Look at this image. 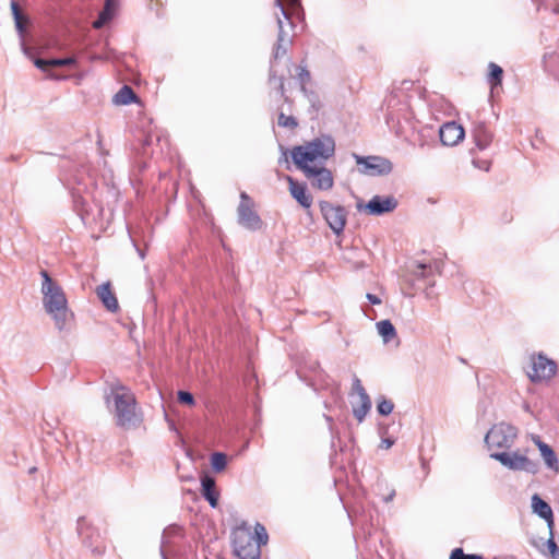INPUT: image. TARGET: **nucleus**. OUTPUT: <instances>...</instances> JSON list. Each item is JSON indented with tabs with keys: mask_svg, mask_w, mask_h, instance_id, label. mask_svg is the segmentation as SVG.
Returning a JSON list of instances; mask_svg holds the SVG:
<instances>
[{
	"mask_svg": "<svg viewBox=\"0 0 559 559\" xmlns=\"http://www.w3.org/2000/svg\"><path fill=\"white\" fill-rule=\"evenodd\" d=\"M557 372V364L546 355L532 354L530 356V366L526 371L527 377L534 383L549 381Z\"/></svg>",
	"mask_w": 559,
	"mask_h": 559,
	"instance_id": "obj_8",
	"label": "nucleus"
},
{
	"mask_svg": "<svg viewBox=\"0 0 559 559\" xmlns=\"http://www.w3.org/2000/svg\"><path fill=\"white\" fill-rule=\"evenodd\" d=\"M135 94L133 90L127 85H124L114 97V102L120 105L130 104L135 99Z\"/></svg>",
	"mask_w": 559,
	"mask_h": 559,
	"instance_id": "obj_29",
	"label": "nucleus"
},
{
	"mask_svg": "<svg viewBox=\"0 0 559 559\" xmlns=\"http://www.w3.org/2000/svg\"><path fill=\"white\" fill-rule=\"evenodd\" d=\"M397 204V200L393 195H374L365 205H358V209L369 215L379 216L393 212Z\"/></svg>",
	"mask_w": 559,
	"mask_h": 559,
	"instance_id": "obj_15",
	"label": "nucleus"
},
{
	"mask_svg": "<svg viewBox=\"0 0 559 559\" xmlns=\"http://www.w3.org/2000/svg\"><path fill=\"white\" fill-rule=\"evenodd\" d=\"M534 443L539 449L540 455L546 464V466L554 471L555 473L559 472V461L555 453V451L551 449L550 445L543 442L539 437L535 436L533 437Z\"/></svg>",
	"mask_w": 559,
	"mask_h": 559,
	"instance_id": "obj_20",
	"label": "nucleus"
},
{
	"mask_svg": "<svg viewBox=\"0 0 559 559\" xmlns=\"http://www.w3.org/2000/svg\"><path fill=\"white\" fill-rule=\"evenodd\" d=\"M115 10V0H106L104 10L99 13L98 19L93 22L94 28H102L111 20Z\"/></svg>",
	"mask_w": 559,
	"mask_h": 559,
	"instance_id": "obj_27",
	"label": "nucleus"
},
{
	"mask_svg": "<svg viewBox=\"0 0 559 559\" xmlns=\"http://www.w3.org/2000/svg\"><path fill=\"white\" fill-rule=\"evenodd\" d=\"M11 10H12V14H13V17L15 21L16 29L20 33V35H23V33L25 32L26 19L22 14L17 2H15V1L11 2Z\"/></svg>",
	"mask_w": 559,
	"mask_h": 559,
	"instance_id": "obj_30",
	"label": "nucleus"
},
{
	"mask_svg": "<svg viewBox=\"0 0 559 559\" xmlns=\"http://www.w3.org/2000/svg\"><path fill=\"white\" fill-rule=\"evenodd\" d=\"M428 266L426 264H423V263H419L416 265L415 270H414V275L416 277H426L427 276V271H428Z\"/></svg>",
	"mask_w": 559,
	"mask_h": 559,
	"instance_id": "obj_41",
	"label": "nucleus"
},
{
	"mask_svg": "<svg viewBox=\"0 0 559 559\" xmlns=\"http://www.w3.org/2000/svg\"><path fill=\"white\" fill-rule=\"evenodd\" d=\"M201 485L203 497L209 501L211 507L215 508L218 502V492L215 488V479L205 475L201 479Z\"/></svg>",
	"mask_w": 559,
	"mask_h": 559,
	"instance_id": "obj_25",
	"label": "nucleus"
},
{
	"mask_svg": "<svg viewBox=\"0 0 559 559\" xmlns=\"http://www.w3.org/2000/svg\"><path fill=\"white\" fill-rule=\"evenodd\" d=\"M472 138L475 146L469 150V153L471 155H474L477 151L481 152L487 150L492 142L493 135L484 122H479L475 124L472 131Z\"/></svg>",
	"mask_w": 559,
	"mask_h": 559,
	"instance_id": "obj_16",
	"label": "nucleus"
},
{
	"mask_svg": "<svg viewBox=\"0 0 559 559\" xmlns=\"http://www.w3.org/2000/svg\"><path fill=\"white\" fill-rule=\"evenodd\" d=\"M532 509L538 514L542 519L548 522L549 527L551 528L554 524V513L551 507L544 501L538 495H534L532 497Z\"/></svg>",
	"mask_w": 559,
	"mask_h": 559,
	"instance_id": "obj_24",
	"label": "nucleus"
},
{
	"mask_svg": "<svg viewBox=\"0 0 559 559\" xmlns=\"http://www.w3.org/2000/svg\"><path fill=\"white\" fill-rule=\"evenodd\" d=\"M283 9L286 11L287 19L283 15V19L288 23V25H292L290 22V14L297 13V11L300 9V0H282Z\"/></svg>",
	"mask_w": 559,
	"mask_h": 559,
	"instance_id": "obj_32",
	"label": "nucleus"
},
{
	"mask_svg": "<svg viewBox=\"0 0 559 559\" xmlns=\"http://www.w3.org/2000/svg\"><path fill=\"white\" fill-rule=\"evenodd\" d=\"M211 465L214 471L222 472L227 465V456L222 452H215L211 456Z\"/></svg>",
	"mask_w": 559,
	"mask_h": 559,
	"instance_id": "obj_33",
	"label": "nucleus"
},
{
	"mask_svg": "<svg viewBox=\"0 0 559 559\" xmlns=\"http://www.w3.org/2000/svg\"><path fill=\"white\" fill-rule=\"evenodd\" d=\"M335 141L331 135H321L292 150V158L302 173L311 171L334 155Z\"/></svg>",
	"mask_w": 559,
	"mask_h": 559,
	"instance_id": "obj_1",
	"label": "nucleus"
},
{
	"mask_svg": "<svg viewBox=\"0 0 559 559\" xmlns=\"http://www.w3.org/2000/svg\"><path fill=\"white\" fill-rule=\"evenodd\" d=\"M277 24H278V37H277V45L274 52V57L278 58L280 56L285 55L287 44L289 43V36L285 32L284 27V20L280 16H277Z\"/></svg>",
	"mask_w": 559,
	"mask_h": 559,
	"instance_id": "obj_26",
	"label": "nucleus"
},
{
	"mask_svg": "<svg viewBox=\"0 0 559 559\" xmlns=\"http://www.w3.org/2000/svg\"><path fill=\"white\" fill-rule=\"evenodd\" d=\"M386 123L396 136L408 139L415 132L417 121L406 103H399L392 97L388 104Z\"/></svg>",
	"mask_w": 559,
	"mask_h": 559,
	"instance_id": "obj_4",
	"label": "nucleus"
},
{
	"mask_svg": "<svg viewBox=\"0 0 559 559\" xmlns=\"http://www.w3.org/2000/svg\"><path fill=\"white\" fill-rule=\"evenodd\" d=\"M178 401L182 404H187V405H194V397L191 393L187 392V391H179L178 392Z\"/></svg>",
	"mask_w": 559,
	"mask_h": 559,
	"instance_id": "obj_39",
	"label": "nucleus"
},
{
	"mask_svg": "<svg viewBox=\"0 0 559 559\" xmlns=\"http://www.w3.org/2000/svg\"><path fill=\"white\" fill-rule=\"evenodd\" d=\"M367 299L372 305H380L381 304V299L377 295H373V294H367Z\"/></svg>",
	"mask_w": 559,
	"mask_h": 559,
	"instance_id": "obj_44",
	"label": "nucleus"
},
{
	"mask_svg": "<svg viewBox=\"0 0 559 559\" xmlns=\"http://www.w3.org/2000/svg\"><path fill=\"white\" fill-rule=\"evenodd\" d=\"M539 7H544L546 10H550L555 14H559L558 0H534Z\"/></svg>",
	"mask_w": 559,
	"mask_h": 559,
	"instance_id": "obj_37",
	"label": "nucleus"
},
{
	"mask_svg": "<svg viewBox=\"0 0 559 559\" xmlns=\"http://www.w3.org/2000/svg\"><path fill=\"white\" fill-rule=\"evenodd\" d=\"M320 210L330 228L336 235L343 233L346 225L345 209L341 205H333L330 202L322 201L320 202Z\"/></svg>",
	"mask_w": 559,
	"mask_h": 559,
	"instance_id": "obj_13",
	"label": "nucleus"
},
{
	"mask_svg": "<svg viewBox=\"0 0 559 559\" xmlns=\"http://www.w3.org/2000/svg\"><path fill=\"white\" fill-rule=\"evenodd\" d=\"M138 251H139L140 257L143 259L144 258V253L140 249H138Z\"/></svg>",
	"mask_w": 559,
	"mask_h": 559,
	"instance_id": "obj_49",
	"label": "nucleus"
},
{
	"mask_svg": "<svg viewBox=\"0 0 559 559\" xmlns=\"http://www.w3.org/2000/svg\"><path fill=\"white\" fill-rule=\"evenodd\" d=\"M96 294L107 310H109L111 312H115L118 310V308H119L118 300H117L109 283H104V284L99 285L96 289Z\"/></svg>",
	"mask_w": 559,
	"mask_h": 559,
	"instance_id": "obj_23",
	"label": "nucleus"
},
{
	"mask_svg": "<svg viewBox=\"0 0 559 559\" xmlns=\"http://www.w3.org/2000/svg\"><path fill=\"white\" fill-rule=\"evenodd\" d=\"M289 183V192L292 197L304 207L308 209L312 204V198L307 192V188L304 183H299L294 180L290 176L286 177Z\"/></svg>",
	"mask_w": 559,
	"mask_h": 559,
	"instance_id": "obj_19",
	"label": "nucleus"
},
{
	"mask_svg": "<svg viewBox=\"0 0 559 559\" xmlns=\"http://www.w3.org/2000/svg\"><path fill=\"white\" fill-rule=\"evenodd\" d=\"M464 135L465 131L463 127L454 121L442 124L439 130L440 141L447 146L459 144L464 139Z\"/></svg>",
	"mask_w": 559,
	"mask_h": 559,
	"instance_id": "obj_17",
	"label": "nucleus"
},
{
	"mask_svg": "<svg viewBox=\"0 0 559 559\" xmlns=\"http://www.w3.org/2000/svg\"><path fill=\"white\" fill-rule=\"evenodd\" d=\"M74 206L85 224L95 223L103 216L102 206L90 193L81 194V189L73 191Z\"/></svg>",
	"mask_w": 559,
	"mask_h": 559,
	"instance_id": "obj_9",
	"label": "nucleus"
},
{
	"mask_svg": "<svg viewBox=\"0 0 559 559\" xmlns=\"http://www.w3.org/2000/svg\"><path fill=\"white\" fill-rule=\"evenodd\" d=\"M392 444H393V441L390 439L382 440V447L385 449H390L392 447Z\"/></svg>",
	"mask_w": 559,
	"mask_h": 559,
	"instance_id": "obj_46",
	"label": "nucleus"
},
{
	"mask_svg": "<svg viewBox=\"0 0 559 559\" xmlns=\"http://www.w3.org/2000/svg\"><path fill=\"white\" fill-rule=\"evenodd\" d=\"M352 396H354L353 414L361 423L371 408V400L356 376L353 379Z\"/></svg>",
	"mask_w": 559,
	"mask_h": 559,
	"instance_id": "obj_12",
	"label": "nucleus"
},
{
	"mask_svg": "<svg viewBox=\"0 0 559 559\" xmlns=\"http://www.w3.org/2000/svg\"><path fill=\"white\" fill-rule=\"evenodd\" d=\"M298 80L301 86V91L306 93V85L310 82V73L304 67H298Z\"/></svg>",
	"mask_w": 559,
	"mask_h": 559,
	"instance_id": "obj_36",
	"label": "nucleus"
},
{
	"mask_svg": "<svg viewBox=\"0 0 559 559\" xmlns=\"http://www.w3.org/2000/svg\"><path fill=\"white\" fill-rule=\"evenodd\" d=\"M182 536V528L178 525H169L164 530L160 545V554L166 559V556L173 552V544L176 538Z\"/></svg>",
	"mask_w": 559,
	"mask_h": 559,
	"instance_id": "obj_21",
	"label": "nucleus"
},
{
	"mask_svg": "<svg viewBox=\"0 0 559 559\" xmlns=\"http://www.w3.org/2000/svg\"><path fill=\"white\" fill-rule=\"evenodd\" d=\"M464 559H483L480 555H465Z\"/></svg>",
	"mask_w": 559,
	"mask_h": 559,
	"instance_id": "obj_47",
	"label": "nucleus"
},
{
	"mask_svg": "<svg viewBox=\"0 0 559 559\" xmlns=\"http://www.w3.org/2000/svg\"><path fill=\"white\" fill-rule=\"evenodd\" d=\"M472 156H473L472 163H473L474 167H476V168H478L480 170H485V171L489 170V168H490V160L489 159L478 158L476 156V154H474Z\"/></svg>",
	"mask_w": 559,
	"mask_h": 559,
	"instance_id": "obj_38",
	"label": "nucleus"
},
{
	"mask_svg": "<svg viewBox=\"0 0 559 559\" xmlns=\"http://www.w3.org/2000/svg\"><path fill=\"white\" fill-rule=\"evenodd\" d=\"M489 70H490V72L488 75V81L491 84V87L493 88L495 86L501 84L503 70L501 67H499L498 64H496L493 62L489 63Z\"/></svg>",
	"mask_w": 559,
	"mask_h": 559,
	"instance_id": "obj_31",
	"label": "nucleus"
},
{
	"mask_svg": "<svg viewBox=\"0 0 559 559\" xmlns=\"http://www.w3.org/2000/svg\"><path fill=\"white\" fill-rule=\"evenodd\" d=\"M518 428L508 423H498L493 425L485 436V443L488 450L492 452L510 450L516 438Z\"/></svg>",
	"mask_w": 559,
	"mask_h": 559,
	"instance_id": "obj_6",
	"label": "nucleus"
},
{
	"mask_svg": "<svg viewBox=\"0 0 559 559\" xmlns=\"http://www.w3.org/2000/svg\"><path fill=\"white\" fill-rule=\"evenodd\" d=\"M393 408H394V404L390 400H386V399H382L377 405V409H378L379 414H381L383 416L391 414Z\"/></svg>",
	"mask_w": 559,
	"mask_h": 559,
	"instance_id": "obj_35",
	"label": "nucleus"
},
{
	"mask_svg": "<svg viewBox=\"0 0 559 559\" xmlns=\"http://www.w3.org/2000/svg\"><path fill=\"white\" fill-rule=\"evenodd\" d=\"M465 555H466V554H464V552H463V550H462L461 548H455V549L452 551V554H451V556H450V559H464V558H465Z\"/></svg>",
	"mask_w": 559,
	"mask_h": 559,
	"instance_id": "obj_42",
	"label": "nucleus"
},
{
	"mask_svg": "<svg viewBox=\"0 0 559 559\" xmlns=\"http://www.w3.org/2000/svg\"><path fill=\"white\" fill-rule=\"evenodd\" d=\"M277 123L280 127L283 128H289L294 129L297 127V120L292 116H286L285 114L281 112L278 115Z\"/></svg>",
	"mask_w": 559,
	"mask_h": 559,
	"instance_id": "obj_34",
	"label": "nucleus"
},
{
	"mask_svg": "<svg viewBox=\"0 0 559 559\" xmlns=\"http://www.w3.org/2000/svg\"><path fill=\"white\" fill-rule=\"evenodd\" d=\"M254 203L246 193H240V203L238 205V222L241 226L250 230H259L262 227V221L254 211Z\"/></svg>",
	"mask_w": 559,
	"mask_h": 559,
	"instance_id": "obj_11",
	"label": "nucleus"
},
{
	"mask_svg": "<svg viewBox=\"0 0 559 559\" xmlns=\"http://www.w3.org/2000/svg\"><path fill=\"white\" fill-rule=\"evenodd\" d=\"M40 275L43 277L41 294L44 308L51 316L57 329L62 330L71 317L66 295L47 271L43 270Z\"/></svg>",
	"mask_w": 559,
	"mask_h": 559,
	"instance_id": "obj_2",
	"label": "nucleus"
},
{
	"mask_svg": "<svg viewBox=\"0 0 559 559\" xmlns=\"http://www.w3.org/2000/svg\"><path fill=\"white\" fill-rule=\"evenodd\" d=\"M490 457L500 462L501 465L511 471H523L535 474L538 471L536 462L527 457L526 454L519 451H498L490 453Z\"/></svg>",
	"mask_w": 559,
	"mask_h": 559,
	"instance_id": "obj_7",
	"label": "nucleus"
},
{
	"mask_svg": "<svg viewBox=\"0 0 559 559\" xmlns=\"http://www.w3.org/2000/svg\"><path fill=\"white\" fill-rule=\"evenodd\" d=\"M325 419H326V421L329 423V427H330V429L332 430V423H333L332 417H330V416H325Z\"/></svg>",
	"mask_w": 559,
	"mask_h": 559,
	"instance_id": "obj_48",
	"label": "nucleus"
},
{
	"mask_svg": "<svg viewBox=\"0 0 559 559\" xmlns=\"http://www.w3.org/2000/svg\"><path fill=\"white\" fill-rule=\"evenodd\" d=\"M378 333L385 344L396 337V330L390 320H382L377 323Z\"/></svg>",
	"mask_w": 559,
	"mask_h": 559,
	"instance_id": "obj_28",
	"label": "nucleus"
},
{
	"mask_svg": "<svg viewBox=\"0 0 559 559\" xmlns=\"http://www.w3.org/2000/svg\"><path fill=\"white\" fill-rule=\"evenodd\" d=\"M270 81H271V82H273V81H274V82L277 84V87H278V90H280V92H281V94H283V93H284V82H283V79H282V78H277V79H276L275 76L271 75Z\"/></svg>",
	"mask_w": 559,
	"mask_h": 559,
	"instance_id": "obj_43",
	"label": "nucleus"
},
{
	"mask_svg": "<svg viewBox=\"0 0 559 559\" xmlns=\"http://www.w3.org/2000/svg\"><path fill=\"white\" fill-rule=\"evenodd\" d=\"M358 170L362 175L367 176H384L389 175L392 169V163L384 157L381 156H367L362 157L359 155H354Z\"/></svg>",
	"mask_w": 559,
	"mask_h": 559,
	"instance_id": "obj_10",
	"label": "nucleus"
},
{
	"mask_svg": "<svg viewBox=\"0 0 559 559\" xmlns=\"http://www.w3.org/2000/svg\"><path fill=\"white\" fill-rule=\"evenodd\" d=\"M311 180L312 187L320 190H330L333 187L334 179L332 173L324 166H319L311 171L304 173Z\"/></svg>",
	"mask_w": 559,
	"mask_h": 559,
	"instance_id": "obj_18",
	"label": "nucleus"
},
{
	"mask_svg": "<svg viewBox=\"0 0 559 559\" xmlns=\"http://www.w3.org/2000/svg\"><path fill=\"white\" fill-rule=\"evenodd\" d=\"M547 547L549 549L550 556L554 559H559V547L557 546V544L554 540L552 536L547 540Z\"/></svg>",
	"mask_w": 559,
	"mask_h": 559,
	"instance_id": "obj_40",
	"label": "nucleus"
},
{
	"mask_svg": "<svg viewBox=\"0 0 559 559\" xmlns=\"http://www.w3.org/2000/svg\"><path fill=\"white\" fill-rule=\"evenodd\" d=\"M275 4L280 8L282 15H284L287 19L286 11L283 9L282 0H275Z\"/></svg>",
	"mask_w": 559,
	"mask_h": 559,
	"instance_id": "obj_45",
	"label": "nucleus"
},
{
	"mask_svg": "<svg viewBox=\"0 0 559 559\" xmlns=\"http://www.w3.org/2000/svg\"><path fill=\"white\" fill-rule=\"evenodd\" d=\"M267 543L265 527L257 523L254 533L247 526H239L233 532L234 551L239 559H260L261 545Z\"/></svg>",
	"mask_w": 559,
	"mask_h": 559,
	"instance_id": "obj_3",
	"label": "nucleus"
},
{
	"mask_svg": "<svg viewBox=\"0 0 559 559\" xmlns=\"http://www.w3.org/2000/svg\"><path fill=\"white\" fill-rule=\"evenodd\" d=\"M110 401L114 402L117 425L130 427L135 424V397L129 389L122 385L111 388L110 395L106 397L108 405Z\"/></svg>",
	"mask_w": 559,
	"mask_h": 559,
	"instance_id": "obj_5",
	"label": "nucleus"
},
{
	"mask_svg": "<svg viewBox=\"0 0 559 559\" xmlns=\"http://www.w3.org/2000/svg\"><path fill=\"white\" fill-rule=\"evenodd\" d=\"M34 64L41 71L49 73L50 69L55 68V67H73V66H75L76 59L74 57L52 58V59L37 58L34 60Z\"/></svg>",
	"mask_w": 559,
	"mask_h": 559,
	"instance_id": "obj_22",
	"label": "nucleus"
},
{
	"mask_svg": "<svg viewBox=\"0 0 559 559\" xmlns=\"http://www.w3.org/2000/svg\"><path fill=\"white\" fill-rule=\"evenodd\" d=\"M78 532L84 544L90 547L93 552L100 555L105 551V546L100 533L94 528L84 518L78 521Z\"/></svg>",
	"mask_w": 559,
	"mask_h": 559,
	"instance_id": "obj_14",
	"label": "nucleus"
}]
</instances>
